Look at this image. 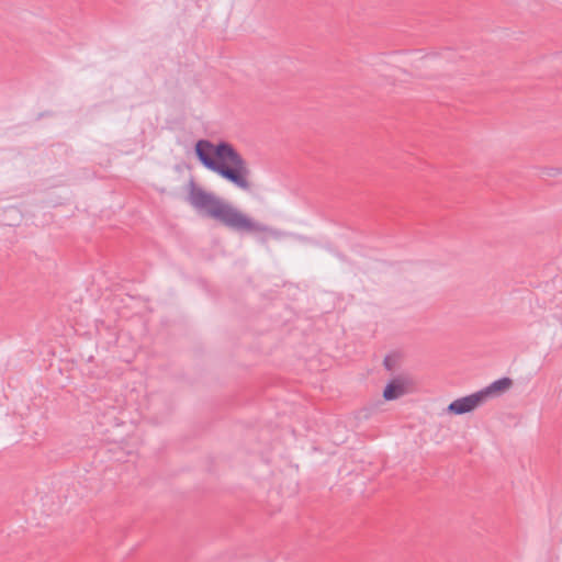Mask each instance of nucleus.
Segmentation results:
<instances>
[{
  "label": "nucleus",
  "mask_w": 562,
  "mask_h": 562,
  "mask_svg": "<svg viewBox=\"0 0 562 562\" xmlns=\"http://www.w3.org/2000/svg\"><path fill=\"white\" fill-rule=\"evenodd\" d=\"M187 202L203 216L210 217L239 234L266 233L278 238L281 233L249 217L233 204L199 187L193 179L188 183Z\"/></svg>",
  "instance_id": "f257e3e1"
},
{
  "label": "nucleus",
  "mask_w": 562,
  "mask_h": 562,
  "mask_svg": "<svg viewBox=\"0 0 562 562\" xmlns=\"http://www.w3.org/2000/svg\"><path fill=\"white\" fill-rule=\"evenodd\" d=\"M199 161L209 170L217 173L226 181L243 191H250L251 173L246 160L236 148L226 140L213 144L209 139H200L194 146Z\"/></svg>",
  "instance_id": "f03ea898"
},
{
  "label": "nucleus",
  "mask_w": 562,
  "mask_h": 562,
  "mask_svg": "<svg viewBox=\"0 0 562 562\" xmlns=\"http://www.w3.org/2000/svg\"><path fill=\"white\" fill-rule=\"evenodd\" d=\"M199 161L209 170L217 173L226 181L243 191H250L251 173L246 160L236 148L226 140L213 144L209 139H200L194 146Z\"/></svg>",
  "instance_id": "7ed1b4c3"
},
{
  "label": "nucleus",
  "mask_w": 562,
  "mask_h": 562,
  "mask_svg": "<svg viewBox=\"0 0 562 562\" xmlns=\"http://www.w3.org/2000/svg\"><path fill=\"white\" fill-rule=\"evenodd\" d=\"M482 404L483 401L481 398V395L479 394V392H475L473 394L457 398L453 402H451L447 407V412L451 415H463L473 412Z\"/></svg>",
  "instance_id": "20e7f679"
},
{
  "label": "nucleus",
  "mask_w": 562,
  "mask_h": 562,
  "mask_svg": "<svg viewBox=\"0 0 562 562\" xmlns=\"http://www.w3.org/2000/svg\"><path fill=\"white\" fill-rule=\"evenodd\" d=\"M411 381L408 378L400 375L392 379L383 390L385 401H394L406 394L409 390Z\"/></svg>",
  "instance_id": "39448f33"
},
{
  "label": "nucleus",
  "mask_w": 562,
  "mask_h": 562,
  "mask_svg": "<svg viewBox=\"0 0 562 562\" xmlns=\"http://www.w3.org/2000/svg\"><path fill=\"white\" fill-rule=\"evenodd\" d=\"M512 385L513 380L510 378L505 376L492 382L490 385L477 392L481 395V398L484 403L488 397L497 396L504 393L505 391L509 390Z\"/></svg>",
  "instance_id": "423d86ee"
},
{
  "label": "nucleus",
  "mask_w": 562,
  "mask_h": 562,
  "mask_svg": "<svg viewBox=\"0 0 562 562\" xmlns=\"http://www.w3.org/2000/svg\"><path fill=\"white\" fill-rule=\"evenodd\" d=\"M562 173V168H546L542 175L546 177H557Z\"/></svg>",
  "instance_id": "0eeeda50"
},
{
  "label": "nucleus",
  "mask_w": 562,
  "mask_h": 562,
  "mask_svg": "<svg viewBox=\"0 0 562 562\" xmlns=\"http://www.w3.org/2000/svg\"><path fill=\"white\" fill-rule=\"evenodd\" d=\"M383 366L387 371H393L395 368V359L391 356H386L383 360Z\"/></svg>",
  "instance_id": "6e6552de"
}]
</instances>
